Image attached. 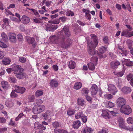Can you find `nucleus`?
I'll return each instance as SVG.
<instances>
[{
	"label": "nucleus",
	"instance_id": "nucleus-46",
	"mask_svg": "<svg viewBox=\"0 0 133 133\" xmlns=\"http://www.w3.org/2000/svg\"><path fill=\"white\" fill-rule=\"evenodd\" d=\"M107 104V107H109L110 108L114 107L115 105L114 103L110 101H109L108 102Z\"/></svg>",
	"mask_w": 133,
	"mask_h": 133
},
{
	"label": "nucleus",
	"instance_id": "nucleus-30",
	"mask_svg": "<svg viewBox=\"0 0 133 133\" xmlns=\"http://www.w3.org/2000/svg\"><path fill=\"white\" fill-rule=\"evenodd\" d=\"M11 60L8 58H5L2 61V63L4 65H9L10 62Z\"/></svg>",
	"mask_w": 133,
	"mask_h": 133
},
{
	"label": "nucleus",
	"instance_id": "nucleus-61",
	"mask_svg": "<svg viewBox=\"0 0 133 133\" xmlns=\"http://www.w3.org/2000/svg\"><path fill=\"white\" fill-rule=\"evenodd\" d=\"M67 19L66 18L65 16H62L60 17L58 19H59V20H61V21L63 22H66V20Z\"/></svg>",
	"mask_w": 133,
	"mask_h": 133
},
{
	"label": "nucleus",
	"instance_id": "nucleus-43",
	"mask_svg": "<svg viewBox=\"0 0 133 133\" xmlns=\"http://www.w3.org/2000/svg\"><path fill=\"white\" fill-rule=\"evenodd\" d=\"M81 31V29L80 27L79 26H76L74 30V31L76 34L79 33Z\"/></svg>",
	"mask_w": 133,
	"mask_h": 133
},
{
	"label": "nucleus",
	"instance_id": "nucleus-14",
	"mask_svg": "<svg viewBox=\"0 0 133 133\" xmlns=\"http://www.w3.org/2000/svg\"><path fill=\"white\" fill-rule=\"evenodd\" d=\"M90 90L92 95H95L98 91V87L96 85L94 84L91 87Z\"/></svg>",
	"mask_w": 133,
	"mask_h": 133
},
{
	"label": "nucleus",
	"instance_id": "nucleus-6",
	"mask_svg": "<svg viewBox=\"0 0 133 133\" xmlns=\"http://www.w3.org/2000/svg\"><path fill=\"white\" fill-rule=\"evenodd\" d=\"M117 102L118 106L121 108H131L129 105L125 104L126 101L123 98L119 97Z\"/></svg>",
	"mask_w": 133,
	"mask_h": 133
},
{
	"label": "nucleus",
	"instance_id": "nucleus-64",
	"mask_svg": "<svg viewBox=\"0 0 133 133\" xmlns=\"http://www.w3.org/2000/svg\"><path fill=\"white\" fill-rule=\"evenodd\" d=\"M53 69L55 71H57L58 70V66L57 65H53L52 66Z\"/></svg>",
	"mask_w": 133,
	"mask_h": 133
},
{
	"label": "nucleus",
	"instance_id": "nucleus-34",
	"mask_svg": "<svg viewBox=\"0 0 133 133\" xmlns=\"http://www.w3.org/2000/svg\"><path fill=\"white\" fill-rule=\"evenodd\" d=\"M81 92L82 95H85H85H87L89 92V90L87 88H84L81 90Z\"/></svg>",
	"mask_w": 133,
	"mask_h": 133
},
{
	"label": "nucleus",
	"instance_id": "nucleus-18",
	"mask_svg": "<svg viewBox=\"0 0 133 133\" xmlns=\"http://www.w3.org/2000/svg\"><path fill=\"white\" fill-rule=\"evenodd\" d=\"M120 64V63L117 61H113L110 63L111 66L113 69L117 68Z\"/></svg>",
	"mask_w": 133,
	"mask_h": 133
},
{
	"label": "nucleus",
	"instance_id": "nucleus-25",
	"mask_svg": "<svg viewBox=\"0 0 133 133\" xmlns=\"http://www.w3.org/2000/svg\"><path fill=\"white\" fill-rule=\"evenodd\" d=\"M50 111L49 110H47L45 113L42 114V116L44 120H46L48 119L50 115Z\"/></svg>",
	"mask_w": 133,
	"mask_h": 133
},
{
	"label": "nucleus",
	"instance_id": "nucleus-62",
	"mask_svg": "<svg viewBox=\"0 0 133 133\" xmlns=\"http://www.w3.org/2000/svg\"><path fill=\"white\" fill-rule=\"evenodd\" d=\"M23 116V114L22 113H21L18 115L16 118L15 120L16 121H17Z\"/></svg>",
	"mask_w": 133,
	"mask_h": 133
},
{
	"label": "nucleus",
	"instance_id": "nucleus-47",
	"mask_svg": "<svg viewBox=\"0 0 133 133\" xmlns=\"http://www.w3.org/2000/svg\"><path fill=\"white\" fill-rule=\"evenodd\" d=\"M28 99L30 102H33L35 99V96L32 95H30L28 97Z\"/></svg>",
	"mask_w": 133,
	"mask_h": 133
},
{
	"label": "nucleus",
	"instance_id": "nucleus-31",
	"mask_svg": "<svg viewBox=\"0 0 133 133\" xmlns=\"http://www.w3.org/2000/svg\"><path fill=\"white\" fill-rule=\"evenodd\" d=\"M44 110V109H32V111L35 114H39Z\"/></svg>",
	"mask_w": 133,
	"mask_h": 133
},
{
	"label": "nucleus",
	"instance_id": "nucleus-51",
	"mask_svg": "<svg viewBox=\"0 0 133 133\" xmlns=\"http://www.w3.org/2000/svg\"><path fill=\"white\" fill-rule=\"evenodd\" d=\"M0 47L6 48L8 47V46L5 43H4L3 42L0 41Z\"/></svg>",
	"mask_w": 133,
	"mask_h": 133
},
{
	"label": "nucleus",
	"instance_id": "nucleus-4",
	"mask_svg": "<svg viewBox=\"0 0 133 133\" xmlns=\"http://www.w3.org/2000/svg\"><path fill=\"white\" fill-rule=\"evenodd\" d=\"M93 41L87 42L88 45L89 47L91 46L95 47H96L98 43V39L97 36L94 34H92L90 35Z\"/></svg>",
	"mask_w": 133,
	"mask_h": 133
},
{
	"label": "nucleus",
	"instance_id": "nucleus-16",
	"mask_svg": "<svg viewBox=\"0 0 133 133\" xmlns=\"http://www.w3.org/2000/svg\"><path fill=\"white\" fill-rule=\"evenodd\" d=\"M9 39L11 42L15 43L16 42L17 39L15 34L13 33H10L9 35Z\"/></svg>",
	"mask_w": 133,
	"mask_h": 133
},
{
	"label": "nucleus",
	"instance_id": "nucleus-27",
	"mask_svg": "<svg viewBox=\"0 0 133 133\" xmlns=\"http://www.w3.org/2000/svg\"><path fill=\"white\" fill-rule=\"evenodd\" d=\"M36 103L38 107L39 108H44L45 106L43 105H41L43 103L42 101L39 99H37L36 100Z\"/></svg>",
	"mask_w": 133,
	"mask_h": 133
},
{
	"label": "nucleus",
	"instance_id": "nucleus-37",
	"mask_svg": "<svg viewBox=\"0 0 133 133\" xmlns=\"http://www.w3.org/2000/svg\"><path fill=\"white\" fill-rule=\"evenodd\" d=\"M60 22V21L58 19H56L54 20H50L48 21V22L51 24H58Z\"/></svg>",
	"mask_w": 133,
	"mask_h": 133
},
{
	"label": "nucleus",
	"instance_id": "nucleus-3",
	"mask_svg": "<svg viewBox=\"0 0 133 133\" xmlns=\"http://www.w3.org/2000/svg\"><path fill=\"white\" fill-rule=\"evenodd\" d=\"M93 41L87 42L88 45L89 47L91 46L95 47H96L98 43V39L97 36L94 34H92L90 35Z\"/></svg>",
	"mask_w": 133,
	"mask_h": 133
},
{
	"label": "nucleus",
	"instance_id": "nucleus-56",
	"mask_svg": "<svg viewBox=\"0 0 133 133\" xmlns=\"http://www.w3.org/2000/svg\"><path fill=\"white\" fill-rule=\"evenodd\" d=\"M108 130L107 129L103 128H102V131H99L98 133H108Z\"/></svg>",
	"mask_w": 133,
	"mask_h": 133
},
{
	"label": "nucleus",
	"instance_id": "nucleus-48",
	"mask_svg": "<svg viewBox=\"0 0 133 133\" xmlns=\"http://www.w3.org/2000/svg\"><path fill=\"white\" fill-rule=\"evenodd\" d=\"M104 97L105 98L109 100L112 98L113 96L111 94H105L104 95Z\"/></svg>",
	"mask_w": 133,
	"mask_h": 133
},
{
	"label": "nucleus",
	"instance_id": "nucleus-55",
	"mask_svg": "<svg viewBox=\"0 0 133 133\" xmlns=\"http://www.w3.org/2000/svg\"><path fill=\"white\" fill-rule=\"evenodd\" d=\"M66 14L67 16H73L74 15V13L72 11L69 10L66 12Z\"/></svg>",
	"mask_w": 133,
	"mask_h": 133
},
{
	"label": "nucleus",
	"instance_id": "nucleus-57",
	"mask_svg": "<svg viewBox=\"0 0 133 133\" xmlns=\"http://www.w3.org/2000/svg\"><path fill=\"white\" fill-rule=\"evenodd\" d=\"M82 120L84 123H85L87 122V117L86 116L84 115V116H83L81 118Z\"/></svg>",
	"mask_w": 133,
	"mask_h": 133
},
{
	"label": "nucleus",
	"instance_id": "nucleus-42",
	"mask_svg": "<svg viewBox=\"0 0 133 133\" xmlns=\"http://www.w3.org/2000/svg\"><path fill=\"white\" fill-rule=\"evenodd\" d=\"M1 35L3 40L6 42L8 39V37L6 34L4 32H2L1 33Z\"/></svg>",
	"mask_w": 133,
	"mask_h": 133
},
{
	"label": "nucleus",
	"instance_id": "nucleus-53",
	"mask_svg": "<svg viewBox=\"0 0 133 133\" xmlns=\"http://www.w3.org/2000/svg\"><path fill=\"white\" fill-rule=\"evenodd\" d=\"M31 10L33 11L34 14L36 15V16L37 17H39L40 16L39 15V14L38 11L37 10L34 9H32Z\"/></svg>",
	"mask_w": 133,
	"mask_h": 133
},
{
	"label": "nucleus",
	"instance_id": "nucleus-17",
	"mask_svg": "<svg viewBox=\"0 0 133 133\" xmlns=\"http://www.w3.org/2000/svg\"><path fill=\"white\" fill-rule=\"evenodd\" d=\"M35 127V128H37L39 129L40 131H42L45 130L46 129V127L43 125L42 124L40 125L39 124L38 122H35L34 124Z\"/></svg>",
	"mask_w": 133,
	"mask_h": 133
},
{
	"label": "nucleus",
	"instance_id": "nucleus-5",
	"mask_svg": "<svg viewBox=\"0 0 133 133\" xmlns=\"http://www.w3.org/2000/svg\"><path fill=\"white\" fill-rule=\"evenodd\" d=\"M98 58L96 55L93 56L91 59V62L88 64V68L90 70H93L95 69V66L97 64Z\"/></svg>",
	"mask_w": 133,
	"mask_h": 133
},
{
	"label": "nucleus",
	"instance_id": "nucleus-22",
	"mask_svg": "<svg viewBox=\"0 0 133 133\" xmlns=\"http://www.w3.org/2000/svg\"><path fill=\"white\" fill-rule=\"evenodd\" d=\"M81 125V122L79 120L74 121L73 123L72 126L75 129H78Z\"/></svg>",
	"mask_w": 133,
	"mask_h": 133
},
{
	"label": "nucleus",
	"instance_id": "nucleus-49",
	"mask_svg": "<svg viewBox=\"0 0 133 133\" xmlns=\"http://www.w3.org/2000/svg\"><path fill=\"white\" fill-rule=\"evenodd\" d=\"M9 81L11 83H15L16 82V78L14 77H10L9 78Z\"/></svg>",
	"mask_w": 133,
	"mask_h": 133
},
{
	"label": "nucleus",
	"instance_id": "nucleus-45",
	"mask_svg": "<svg viewBox=\"0 0 133 133\" xmlns=\"http://www.w3.org/2000/svg\"><path fill=\"white\" fill-rule=\"evenodd\" d=\"M107 48L106 47L104 46H101L99 49V51L101 54L104 53L106 51Z\"/></svg>",
	"mask_w": 133,
	"mask_h": 133
},
{
	"label": "nucleus",
	"instance_id": "nucleus-2",
	"mask_svg": "<svg viewBox=\"0 0 133 133\" xmlns=\"http://www.w3.org/2000/svg\"><path fill=\"white\" fill-rule=\"evenodd\" d=\"M14 73L18 78L22 79L24 76H26V74L23 72L24 69L21 66L16 65L14 67Z\"/></svg>",
	"mask_w": 133,
	"mask_h": 133
},
{
	"label": "nucleus",
	"instance_id": "nucleus-63",
	"mask_svg": "<svg viewBox=\"0 0 133 133\" xmlns=\"http://www.w3.org/2000/svg\"><path fill=\"white\" fill-rule=\"evenodd\" d=\"M17 38L19 41H21L23 39L22 35L21 34H18L17 35Z\"/></svg>",
	"mask_w": 133,
	"mask_h": 133
},
{
	"label": "nucleus",
	"instance_id": "nucleus-26",
	"mask_svg": "<svg viewBox=\"0 0 133 133\" xmlns=\"http://www.w3.org/2000/svg\"><path fill=\"white\" fill-rule=\"evenodd\" d=\"M88 46L89 48L88 52L89 55H93L95 54V51L94 49L96 47H94L92 46L89 47L88 45Z\"/></svg>",
	"mask_w": 133,
	"mask_h": 133
},
{
	"label": "nucleus",
	"instance_id": "nucleus-52",
	"mask_svg": "<svg viewBox=\"0 0 133 133\" xmlns=\"http://www.w3.org/2000/svg\"><path fill=\"white\" fill-rule=\"evenodd\" d=\"M26 60V58L24 57H20L19 58V61L23 63H25Z\"/></svg>",
	"mask_w": 133,
	"mask_h": 133
},
{
	"label": "nucleus",
	"instance_id": "nucleus-39",
	"mask_svg": "<svg viewBox=\"0 0 133 133\" xmlns=\"http://www.w3.org/2000/svg\"><path fill=\"white\" fill-rule=\"evenodd\" d=\"M52 125L54 128H56L58 127H61V124L60 122H59L57 121H55L52 123Z\"/></svg>",
	"mask_w": 133,
	"mask_h": 133
},
{
	"label": "nucleus",
	"instance_id": "nucleus-20",
	"mask_svg": "<svg viewBox=\"0 0 133 133\" xmlns=\"http://www.w3.org/2000/svg\"><path fill=\"white\" fill-rule=\"evenodd\" d=\"M50 85L52 87L56 88L58 85V83L57 81L55 79L51 80L50 83Z\"/></svg>",
	"mask_w": 133,
	"mask_h": 133
},
{
	"label": "nucleus",
	"instance_id": "nucleus-7",
	"mask_svg": "<svg viewBox=\"0 0 133 133\" xmlns=\"http://www.w3.org/2000/svg\"><path fill=\"white\" fill-rule=\"evenodd\" d=\"M117 52L118 54H121L122 56H126L127 54L126 49L119 45H118Z\"/></svg>",
	"mask_w": 133,
	"mask_h": 133
},
{
	"label": "nucleus",
	"instance_id": "nucleus-28",
	"mask_svg": "<svg viewBox=\"0 0 133 133\" xmlns=\"http://www.w3.org/2000/svg\"><path fill=\"white\" fill-rule=\"evenodd\" d=\"M55 133H68L66 130L62 129L55 128L54 130Z\"/></svg>",
	"mask_w": 133,
	"mask_h": 133
},
{
	"label": "nucleus",
	"instance_id": "nucleus-44",
	"mask_svg": "<svg viewBox=\"0 0 133 133\" xmlns=\"http://www.w3.org/2000/svg\"><path fill=\"white\" fill-rule=\"evenodd\" d=\"M77 101L78 104L81 106H83L84 104V100L82 98H79L78 99Z\"/></svg>",
	"mask_w": 133,
	"mask_h": 133
},
{
	"label": "nucleus",
	"instance_id": "nucleus-50",
	"mask_svg": "<svg viewBox=\"0 0 133 133\" xmlns=\"http://www.w3.org/2000/svg\"><path fill=\"white\" fill-rule=\"evenodd\" d=\"M127 122L129 124H133V118L129 117L127 119Z\"/></svg>",
	"mask_w": 133,
	"mask_h": 133
},
{
	"label": "nucleus",
	"instance_id": "nucleus-32",
	"mask_svg": "<svg viewBox=\"0 0 133 133\" xmlns=\"http://www.w3.org/2000/svg\"><path fill=\"white\" fill-rule=\"evenodd\" d=\"M123 70L119 72L116 73H115L114 74L117 75L118 77H121L123 75L124 71L125 70V68H124V66L123 64Z\"/></svg>",
	"mask_w": 133,
	"mask_h": 133
},
{
	"label": "nucleus",
	"instance_id": "nucleus-12",
	"mask_svg": "<svg viewBox=\"0 0 133 133\" xmlns=\"http://www.w3.org/2000/svg\"><path fill=\"white\" fill-rule=\"evenodd\" d=\"M15 88L16 92L22 94L24 93L26 90V89L24 88L17 86H15Z\"/></svg>",
	"mask_w": 133,
	"mask_h": 133
},
{
	"label": "nucleus",
	"instance_id": "nucleus-38",
	"mask_svg": "<svg viewBox=\"0 0 133 133\" xmlns=\"http://www.w3.org/2000/svg\"><path fill=\"white\" fill-rule=\"evenodd\" d=\"M43 94V90H39L36 91L35 92V96L37 97L42 95Z\"/></svg>",
	"mask_w": 133,
	"mask_h": 133
},
{
	"label": "nucleus",
	"instance_id": "nucleus-59",
	"mask_svg": "<svg viewBox=\"0 0 133 133\" xmlns=\"http://www.w3.org/2000/svg\"><path fill=\"white\" fill-rule=\"evenodd\" d=\"M103 40L104 43L106 44H108L109 43L108 40V37L107 36H105L103 38Z\"/></svg>",
	"mask_w": 133,
	"mask_h": 133
},
{
	"label": "nucleus",
	"instance_id": "nucleus-36",
	"mask_svg": "<svg viewBox=\"0 0 133 133\" xmlns=\"http://www.w3.org/2000/svg\"><path fill=\"white\" fill-rule=\"evenodd\" d=\"M1 84L2 87L4 89H6L8 87V85L7 81H3L1 82Z\"/></svg>",
	"mask_w": 133,
	"mask_h": 133
},
{
	"label": "nucleus",
	"instance_id": "nucleus-9",
	"mask_svg": "<svg viewBox=\"0 0 133 133\" xmlns=\"http://www.w3.org/2000/svg\"><path fill=\"white\" fill-rule=\"evenodd\" d=\"M59 35L58 36L56 35L51 36L49 38L50 42L53 44L57 43L59 42L61 43L59 37L60 35Z\"/></svg>",
	"mask_w": 133,
	"mask_h": 133
},
{
	"label": "nucleus",
	"instance_id": "nucleus-11",
	"mask_svg": "<svg viewBox=\"0 0 133 133\" xmlns=\"http://www.w3.org/2000/svg\"><path fill=\"white\" fill-rule=\"evenodd\" d=\"M26 41L28 44H32V46L34 48H35V44L34 43V42H35V40L34 38L28 36L26 37Z\"/></svg>",
	"mask_w": 133,
	"mask_h": 133
},
{
	"label": "nucleus",
	"instance_id": "nucleus-54",
	"mask_svg": "<svg viewBox=\"0 0 133 133\" xmlns=\"http://www.w3.org/2000/svg\"><path fill=\"white\" fill-rule=\"evenodd\" d=\"M15 92L16 91L15 90L14 91H12L11 93V94L10 95L12 97L14 98L16 97L17 96V94Z\"/></svg>",
	"mask_w": 133,
	"mask_h": 133
},
{
	"label": "nucleus",
	"instance_id": "nucleus-15",
	"mask_svg": "<svg viewBox=\"0 0 133 133\" xmlns=\"http://www.w3.org/2000/svg\"><path fill=\"white\" fill-rule=\"evenodd\" d=\"M119 110L122 113L128 115L129 114L132 112L131 109H120Z\"/></svg>",
	"mask_w": 133,
	"mask_h": 133
},
{
	"label": "nucleus",
	"instance_id": "nucleus-19",
	"mask_svg": "<svg viewBox=\"0 0 133 133\" xmlns=\"http://www.w3.org/2000/svg\"><path fill=\"white\" fill-rule=\"evenodd\" d=\"M122 91L124 94H128L130 93L132 91V90L130 87L125 86L122 88Z\"/></svg>",
	"mask_w": 133,
	"mask_h": 133
},
{
	"label": "nucleus",
	"instance_id": "nucleus-24",
	"mask_svg": "<svg viewBox=\"0 0 133 133\" xmlns=\"http://www.w3.org/2000/svg\"><path fill=\"white\" fill-rule=\"evenodd\" d=\"M101 115L104 118L106 119H109L110 118L109 113L107 111L105 110L102 111Z\"/></svg>",
	"mask_w": 133,
	"mask_h": 133
},
{
	"label": "nucleus",
	"instance_id": "nucleus-33",
	"mask_svg": "<svg viewBox=\"0 0 133 133\" xmlns=\"http://www.w3.org/2000/svg\"><path fill=\"white\" fill-rule=\"evenodd\" d=\"M68 66L70 69H74L75 67L76 64L74 61H70L69 62Z\"/></svg>",
	"mask_w": 133,
	"mask_h": 133
},
{
	"label": "nucleus",
	"instance_id": "nucleus-1",
	"mask_svg": "<svg viewBox=\"0 0 133 133\" xmlns=\"http://www.w3.org/2000/svg\"><path fill=\"white\" fill-rule=\"evenodd\" d=\"M63 32L67 37L70 36L71 34L69 30V27L65 26L63 29V30L58 32V35H60L59 39L60 41L61 45V47L64 48L66 49L69 47L71 45L72 40L70 38L66 37L63 34Z\"/></svg>",
	"mask_w": 133,
	"mask_h": 133
},
{
	"label": "nucleus",
	"instance_id": "nucleus-35",
	"mask_svg": "<svg viewBox=\"0 0 133 133\" xmlns=\"http://www.w3.org/2000/svg\"><path fill=\"white\" fill-rule=\"evenodd\" d=\"M91 128L90 127H85L82 131L84 133H91L92 132Z\"/></svg>",
	"mask_w": 133,
	"mask_h": 133
},
{
	"label": "nucleus",
	"instance_id": "nucleus-41",
	"mask_svg": "<svg viewBox=\"0 0 133 133\" xmlns=\"http://www.w3.org/2000/svg\"><path fill=\"white\" fill-rule=\"evenodd\" d=\"M84 114H83L82 112H79L76 114L75 115V118L76 119H79L80 118H81L84 116Z\"/></svg>",
	"mask_w": 133,
	"mask_h": 133
},
{
	"label": "nucleus",
	"instance_id": "nucleus-29",
	"mask_svg": "<svg viewBox=\"0 0 133 133\" xmlns=\"http://www.w3.org/2000/svg\"><path fill=\"white\" fill-rule=\"evenodd\" d=\"M82 83L79 82H77L75 83L74 86V88L76 90H79L82 87Z\"/></svg>",
	"mask_w": 133,
	"mask_h": 133
},
{
	"label": "nucleus",
	"instance_id": "nucleus-60",
	"mask_svg": "<svg viewBox=\"0 0 133 133\" xmlns=\"http://www.w3.org/2000/svg\"><path fill=\"white\" fill-rule=\"evenodd\" d=\"M128 32L127 31H123L122 32L121 34V36H125V37H128Z\"/></svg>",
	"mask_w": 133,
	"mask_h": 133
},
{
	"label": "nucleus",
	"instance_id": "nucleus-40",
	"mask_svg": "<svg viewBox=\"0 0 133 133\" xmlns=\"http://www.w3.org/2000/svg\"><path fill=\"white\" fill-rule=\"evenodd\" d=\"M75 112L74 110L71 109H69L67 111V114L69 116H71L74 114Z\"/></svg>",
	"mask_w": 133,
	"mask_h": 133
},
{
	"label": "nucleus",
	"instance_id": "nucleus-13",
	"mask_svg": "<svg viewBox=\"0 0 133 133\" xmlns=\"http://www.w3.org/2000/svg\"><path fill=\"white\" fill-rule=\"evenodd\" d=\"M20 21L23 24H25L29 23L30 18L26 16L23 15Z\"/></svg>",
	"mask_w": 133,
	"mask_h": 133
},
{
	"label": "nucleus",
	"instance_id": "nucleus-21",
	"mask_svg": "<svg viewBox=\"0 0 133 133\" xmlns=\"http://www.w3.org/2000/svg\"><path fill=\"white\" fill-rule=\"evenodd\" d=\"M58 26L57 25H52V26H47L46 30L47 31H53L57 28Z\"/></svg>",
	"mask_w": 133,
	"mask_h": 133
},
{
	"label": "nucleus",
	"instance_id": "nucleus-8",
	"mask_svg": "<svg viewBox=\"0 0 133 133\" xmlns=\"http://www.w3.org/2000/svg\"><path fill=\"white\" fill-rule=\"evenodd\" d=\"M108 89L110 93L113 95H115L118 91L116 87L112 84H110L108 85Z\"/></svg>",
	"mask_w": 133,
	"mask_h": 133
},
{
	"label": "nucleus",
	"instance_id": "nucleus-10",
	"mask_svg": "<svg viewBox=\"0 0 133 133\" xmlns=\"http://www.w3.org/2000/svg\"><path fill=\"white\" fill-rule=\"evenodd\" d=\"M119 122V127L121 129L127 130V126H126L125 124V121L122 118H119L118 119Z\"/></svg>",
	"mask_w": 133,
	"mask_h": 133
},
{
	"label": "nucleus",
	"instance_id": "nucleus-23",
	"mask_svg": "<svg viewBox=\"0 0 133 133\" xmlns=\"http://www.w3.org/2000/svg\"><path fill=\"white\" fill-rule=\"evenodd\" d=\"M124 64L127 66H133V62L131 61L129 59H125L123 61Z\"/></svg>",
	"mask_w": 133,
	"mask_h": 133
},
{
	"label": "nucleus",
	"instance_id": "nucleus-58",
	"mask_svg": "<svg viewBox=\"0 0 133 133\" xmlns=\"http://www.w3.org/2000/svg\"><path fill=\"white\" fill-rule=\"evenodd\" d=\"M85 17L88 20L90 21L91 19V15L89 13H85Z\"/></svg>",
	"mask_w": 133,
	"mask_h": 133
}]
</instances>
